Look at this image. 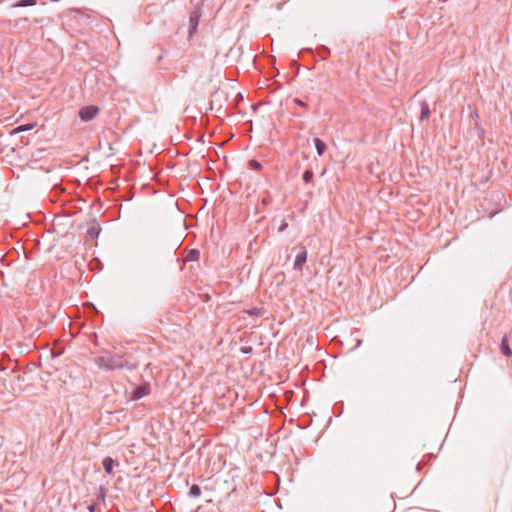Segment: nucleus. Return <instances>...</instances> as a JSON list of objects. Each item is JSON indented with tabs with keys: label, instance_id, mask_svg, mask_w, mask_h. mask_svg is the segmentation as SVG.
Wrapping results in <instances>:
<instances>
[{
	"label": "nucleus",
	"instance_id": "obj_5",
	"mask_svg": "<svg viewBox=\"0 0 512 512\" xmlns=\"http://www.w3.org/2000/svg\"><path fill=\"white\" fill-rule=\"evenodd\" d=\"M500 349H501V352H502V354L504 356H506V357H511L512 356V349L510 348L509 343H508V339L506 337L502 338Z\"/></svg>",
	"mask_w": 512,
	"mask_h": 512
},
{
	"label": "nucleus",
	"instance_id": "obj_19",
	"mask_svg": "<svg viewBox=\"0 0 512 512\" xmlns=\"http://www.w3.org/2000/svg\"><path fill=\"white\" fill-rule=\"evenodd\" d=\"M196 27H197V22H195V23L191 26L190 33H192L193 31H195V30H196Z\"/></svg>",
	"mask_w": 512,
	"mask_h": 512
},
{
	"label": "nucleus",
	"instance_id": "obj_9",
	"mask_svg": "<svg viewBox=\"0 0 512 512\" xmlns=\"http://www.w3.org/2000/svg\"><path fill=\"white\" fill-rule=\"evenodd\" d=\"M201 495V489L198 485L196 484H193L191 487H190V490L188 492V496L189 497H192V498H197Z\"/></svg>",
	"mask_w": 512,
	"mask_h": 512
},
{
	"label": "nucleus",
	"instance_id": "obj_12",
	"mask_svg": "<svg viewBox=\"0 0 512 512\" xmlns=\"http://www.w3.org/2000/svg\"><path fill=\"white\" fill-rule=\"evenodd\" d=\"M34 127H35V123L20 125V126H18L17 128L14 129L13 133H19V132H23V131H28V130L33 129Z\"/></svg>",
	"mask_w": 512,
	"mask_h": 512
},
{
	"label": "nucleus",
	"instance_id": "obj_16",
	"mask_svg": "<svg viewBox=\"0 0 512 512\" xmlns=\"http://www.w3.org/2000/svg\"><path fill=\"white\" fill-rule=\"evenodd\" d=\"M293 103H294L295 105H298V106L303 107V108H307V107H308L307 103H305L304 101H302V100H301V99H299V98H295V99H293Z\"/></svg>",
	"mask_w": 512,
	"mask_h": 512
},
{
	"label": "nucleus",
	"instance_id": "obj_18",
	"mask_svg": "<svg viewBox=\"0 0 512 512\" xmlns=\"http://www.w3.org/2000/svg\"><path fill=\"white\" fill-rule=\"evenodd\" d=\"M96 504H90L87 509L89 512H95Z\"/></svg>",
	"mask_w": 512,
	"mask_h": 512
},
{
	"label": "nucleus",
	"instance_id": "obj_14",
	"mask_svg": "<svg viewBox=\"0 0 512 512\" xmlns=\"http://www.w3.org/2000/svg\"><path fill=\"white\" fill-rule=\"evenodd\" d=\"M249 167L253 170H260L262 168V165L257 160H250Z\"/></svg>",
	"mask_w": 512,
	"mask_h": 512
},
{
	"label": "nucleus",
	"instance_id": "obj_15",
	"mask_svg": "<svg viewBox=\"0 0 512 512\" xmlns=\"http://www.w3.org/2000/svg\"><path fill=\"white\" fill-rule=\"evenodd\" d=\"M247 313L250 316H260L262 314V309H260V308H252L250 310H247Z\"/></svg>",
	"mask_w": 512,
	"mask_h": 512
},
{
	"label": "nucleus",
	"instance_id": "obj_2",
	"mask_svg": "<svg viewBox=\"0 0 512 512\" xmlns=\"http://www.w3.org/2000/svg\"><path fill=\"white\" fill-rule=\"evenodd\" d=\"M99 109L95 106H85L80 109L79 117L82 121L88 122L96 117Z\"/></svg>",
	"mask_w": 512,
	"mask_h": 512
},
{
	"label": "nucleus",
	"instance_id": "obj_11",
	"mask_svg": "<svg viewBox=\"0 0 512 512\" xmlns=\"http://www.w3.org/2000/svg\"><path fill=\"white\" fill-rule=\"evenodd\" d=\"M200 253L196 249H192L188 252L186 260L187 261H197L199 259Z\"/></svg>",
	"mask_w": 512,
	"mask_h": 512
},
{
	"label": "nucleus",
	"instance_id": "obj_1",
	"mask_svg": "<svg viewBox=\"0 0 512 512\" xmlns=\"http://www.w3.org/2000/svg\"><path fill=\"white\" fill-rule=\"evenodd\" d=\"M97 366L101 369L115 370L121 369L125 366L126 362L118 354L106 353L95 359Z\"/></svg>",
	"mask_w": 512,
	"mask_h": 512
},
{
	"label": "nucleus",
	"instance_id": "obj_17",
	"mask_svg": "<svg viewBox=\"0 0 512 512\" xmlns=\"http://www.w3.org/2000/svg\"><path fill=\"white\" fill-rule=\"evenodd\" d=\"M88 234L91 236V237H97L98 234H99V231L96 229V228H90L88 230Z\"/></svg>",
	"mask_w": 512,
	"mask_h": 512
},
{
	"label": "nucleus",
	"instance_id": "obj_3",
	"mask_svg": "<svg viewBox=\"0 0 512 512\" xmlns=\"http://www.w3.org/2000/svg\"><path fill=\"white\" fill-rule=\"evenodd\" d=\"M306 260H307V251H306L305 247H300V251L296 255V259L293 264L294 270L301 271Z\"/></svg>",
	"mask_w": 512,
	"mask_h": 512
},
{
	"label": "nucleus",
	"instance_id": "obj_13",
	"mask_svg": "<svg viewBox=\"0 0 512 512\" xmlns=\"http://www.w3.org/2000/svg\"><path fill=\"white\" fill-rule=\"evenodd\" d=\"M313 176H314L313 171L310 170V169H307L303 173L302 179L307 184V183H309L312 180Z\"/></svg>",
	"mask_w": 512,
	"mask_h": 512
},
{
	"label": "nucleus",
	"instance_id": "obj_6",
	"mask_svg": "<svg viewBox=\"0 0 512 512\" xmlns=\"http://www.w3.org/2000/svg\"><path fill=\"white\" fill-rule=\"evenodd\" d=\"M314 144L318 156H322L327 149L326 143L319 138H314Z\"/></svg>",
	"mask_w": 512,
	"mask_h": 512
},
{
	"label": "nucleus",
	"instance_id": "obj_20",
	"mask_svg": "<svg viewBox=\"0 0 512 512\" xmlns=\"http://www.w3.org/2000/svg\"><path fill=\"white\" fill-rule=\"evenodd\" d=\"M293 115L294 116H301L299 113H296V112H294Z\"/></svg>",
	"mask_w": 512,
	"mask_h": 512
},
{
	"label": "nucleus",
	"instance_id": "obj_21",
	"mask_svg": "<svg viewBox=\"0 0 512 512\" xmlns=\"http://www.w3.org/2000/svg\"><path fill=\"white\" fill-rule=\"evenodd\" d=\"M2 510H3V507H2V505L0 504V512H2Z\"/></svg>",
	"mask_w": 512,
	"mask_h": 512
},
{
	"label": "nucleus",
	"instance_id": "obj_8",
	"mask_svg": "<svg viewBox=\"0 0 512 512\" xmlns=\"http://www.w3.org/2000/svg\"><path fill=\"white\" fill-rule=\"evenodd\" d=\"M420 107H421L420 119L424 120V119L428 118L430 115L429 104L427 102L423 101V102H421Z\"/></svg>",
	"mask_w": 512,
	"mask_h": 512
},
{
	"label": "nucleus",
	"instance_id": "obj_10",
	"mask_svg": "<svg viewBox=\"0 0 512 512\" xmlns=\"http://www.w3.org/2000/svg\"><path fill=\"white\" fill-rule=\"evenodd\" d=\"M36 0H19L13 7H27L36 5Z\"/></svg>",
	"mask_w": 512,
	"mask_h": 512
},
{
	"label": "nucleus",
	"instance_id": "obj_7",
	"mask_svg": "<svg viewBox=\"0 0 512 512\" xmlns=\"http://www.w3.org/2000/svg\"><path fill=\"white\" fill-rule=\"evenodd\" d=\"M114 460L111 457H106L103 459V468L107 474L113 473Z\"/></svg>",
	"mask_w": 512,
	"mask_h": 512
},
{
	"label": "nucleus",
	"instance_id": "obj_4",
	"mask_svg": "<svg viewBox=\"0 0 512 512\" xmlns=\"http://www.w3.org/2000/svg\"><path fill=\"white\" fill-rule=\"evenodd\" d=\"M149 394H150V388L147 384H144V385L137 386L133 390L131 398L133 400H139Z\"/></svg>",
	"mask_w": 512,
	"mask_h": 512
}]
</instances>
